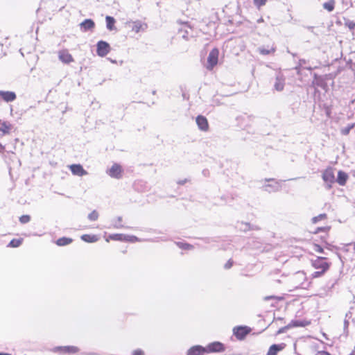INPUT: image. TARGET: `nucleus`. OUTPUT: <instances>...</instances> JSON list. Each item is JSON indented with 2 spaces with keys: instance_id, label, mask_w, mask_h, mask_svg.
<instances>
[{
  "instance_id": "f3484780",
  "label": "nucleus",
  "mask_w": 355,
  "mask_h": 355,
  "mask_svg": "<svg viewBox=\"0 0 355 355\" xmlns=\"http://www.w3.org/2000/svg\"><path fill=\"white\" fill-rule=\"evenodd\" d=\"M285 347V344H274L272 345L267 352L266 355H277V353L282 350H283Z\"/></svg>"
},
{
  "instance_id": "a19ab883",
  "label": "nucleus",
  "mask_w": 355,
  "mask_h": 355,
  "mask_svg": "<svg viewBox=\"0 0 355 355\" xmlns=\"http://www.w3.org/2000/svg\"><path fill=\"white\" fill-rule=\"evenodd\" d=\"M315 355H331L329 352L326 351H318Z\"/></svg>"
},
{
  "instance_id": "0eeeda50",
  "label": "nucleus",
  "mask_w": 355,
  "mask_h": 355,
  "mask_svg": "<svg viewBox=\"0 0 355 355\" xmlns=\"http://www.w3.org/2000/svg\"><path fill=\"white\" fill-rule=\"evenodd\" d=\"M96 46V53L101 57H105L111 50L110 44L105 41H99Z\"/></svg>"
},
{
  "instance_id": "f257e3e1",
  "label": "nucleus",
  "mask_w": 355,
  "mask_h": 355,
  "mask_svg": "<svg viewBox=\"0 0 355 355\" xmlns=\"http://www.w3.org/2000/svg\"><path fill=\"white\" fill-rule=\"evenodd\" d=\"M331 265V263L324 257H317L311 260V266L318 270L311 275L312 278H318L324 275L329 270Z\"/></svg>"
},
{
  "instance_id": "f03ea898",
  "label": "nucleus",
  "mask_w": 355,
  "mask_h": 355,
  "mask_svg": "<svg viewBox=\"0 0 355 355\" xmlns=\"http://www.w3.org/2000/svg\"><path fill=\"white\" fill-rule=\"evenodd\" d=\"M293 283L296 288H306L309 282H307L306 275L303 271H298L292 277Z\"/></svg>"
},
{
  "instance_id": "2f4dec72",
  "label": "nucleus",
  "mask_w": 355,
  "mask_h": 355,
  "mask_svg": "<svg viewBox=\"0 0 355 355\" xmlns=\"http://www.w3.org/2000/svg\"><path fill=\"white\" fill-rule=\"evenodd\" d=\"M122 218L118 217L114 223V227L117 229L123 228L124 226L122 225Z\"/></svg>"
},
{
  "instance_id": "4468645a",
  "label": "nucleus",
  "mask_w": 355,
  "mask_h": 355,
  "mask_svg": "<svg viewBox=\"0 0 355 355\" xmlns=\"http://www.w3.org/2000/svg\"><path fill=\"white\" fill-rule=\"evenodd\" d=\"M207 354L205 348L200 345H195L189 348L187 355H205Z\"/></svg>"
},
{
  "instance_id": "ddd939ff",
  "label": "nucleus",
  "mask_w": 355,
  "mask_h": 355,
  "mask_svg": "<svg viewBox=\"0 0 355 355\" xmlns=\"http://www.w3.org/2000/svg\"><path fill=\"white\" fill-rule=\"evenodd\" d=\"M58 58L60 60L65 64H69L74 60L72 55L65 49L59 51Z\"/></svg>"
},
{
  "instance_id": "a878e982",
  "label": "nucleus",
  "mask_w": 355,
  "mask_h": 355,
  "mask_svg": "<svg viewBox=\"0 0 355 355\" xmlns=\"http://www.w3.org/2000/svg\"><path fill=\"white\" fill-rule=\"evenodd\" d=\"M259 51L262 55H269L275 53V48L273 46L261 47L259 48Z\"/></svg>"
},
{
  "instance_id": "412c9836",
  "label": "nucleus",
  "mask_w": 355,
  "mask_h": 355,
  "mask_svg": "<svg viewBox=\"0 0 355 355\" xmlns=\"http://www.w3.org/2000/svg\"><path fill=\"white\" fill-rule=\"evenodd\" d=\"M285 85V80L282 76H277L275 79V88L277 91L281 92L284 89Z\"/></svg>"
},
{
  "instance_id": "f8f14e48",
  "label": "nucleus",
  "mask_w": 355,
  "mask_h": 355,
  "mask_svg": "<svg viewBox=\"0 0 355 355\" xmlns=\"http://www.w3.org/2000/svg\"><path fill=\"white\" fill-rule=\"evenodd\" d=\"M122 168L118 164H114L108 171L110 176L114 178H120L122 174Z\"/></svg>"
},
{
  "instance_id": "5701e85b",
  "label": "nucleus",
  "mask_w": 355,
  "mask_h": 355,
  "mask_svg": "<svg viewBox=\"0 0 355 355\" xmlns=\"http://www.w3.org/2000/svg\"><path fill=\"white\" fill-rule=\"evenodd\" d=\"M336 1L329 0L327 2L323 3L322 8L328 12H332L335 9Z\"/></svg>"
},
{
  "instance_id": "393cba45",
  "label": "nucleus",
  "mask_w": 355,
  "mask_h": 355,
  "mask_svg": "<svg viewBox=\"0 0 355 355\" xmlns=\"http://www.w3.org/2000/svg\"><path fill=\"white\" fill-rule=\"evenodd\" d=\"M131 28L132 31H133L135 33H138L139 32L144 29V25L142 24L141 22L135 21L132 23Z\"/></svg>"
},
{
  "instance_id": "7ed1b4c3",
  "label": "nucleus",
  "mask_w": 355,
  "mask_h": 355,
  "mask_svg": "<svg viewBox=\"0 0 355 355\" xmlns=\"http://www.w3.org/2000/svg\"><path fill=\"white\" fill-rule=\"evenodd\" d=\"M219 54V50L216 47L212 49L210 51L207 59V64L205 65V67L208 71H212L214 68L218 64Z\"/></svg>"
},
{
  "instance_id": "ea45409f",
  "label": "nucleus",
  "mask_w": 355,
  "mask_h": 355,
  "mask_svg": "<svg viewBox=\"0 0 355 355\" xmlns=\"http://www.w3.org/2000/svg\"><path fill=\"white\" fill-rule=\"evenodd\" d=\"M132 355H144V351L140 349L133 351Z\"/></svg>"
},
{
  "instance_id": "dca6fc26",
  "label": "nucleus",
  "mask_w": 355,
  "mask_h": 355,
  "mask_svg": "<svg viewBox=\"0 0 355 355\" xmlns=\"http://www.w3.org/2000/svg\"><path fill=\"white\" fill-rule=\"evenodd\" d=\"M70 169L73 175L83 176L87 174V171L80 164H72L70 166Z\"/></svg>"
},
{
  "instance_id": "79ce46f5",
  "label": "nucleus",
  "mask_w": 355,
  "mask_h": 355,
  "mask_svg": "<svg viewBox=\"0 0 355 355\" xmlns=\"http://www.w3.org/2000/svg\"><path fill=\"white\" fill-rule=\"evenodd\" d=\"M5 150H6L5 146L0 143V153H4Z\"/></svg>"
},
{
  "instance_id": "20e7f679",
  "label": "nucleus",
  "mask_w": 355,
  "mask_h": 355,
  "mask_svg": "<svg viewBox=\"0 0 355 355\" xmlns=\"http://www.w3.org/2000/svg\"><path fill=\"white\" fill-rule=\"evenodd\" d=\"M110 241H125L130 243H135L139 241V239L133 235H126L123 234H110L106 239V242H110Z\"/></svg>"
},
{
  "instance_id": "39448f33",
  "label": "nucleus",
  "mask_w": 355,
  "mask_h": 355,
  "mask_svg": "<svg viewBox=\"0 0 355 355\" xmlns=\"http://www.w3.org/2000/svg\"><path fill=\"white\" fill-rule=\"evenodd\" d=\"M250 331L251 329L246 326H238L233 329L234 335L239 340H243Z\"/></svg>"
},
{
  "instance_id": "9b49d317",
  "label": "nucleus",
  "mask_w": 355,
  "mask_h": 355,
  "mask_svg": "<svg viewBox=\"0 0 355 355\" xmlns=\"http://www.w3.org/2000/svg\"><path fill=\"white\" fill-rule=\"evenodd\" d=\"M13 128L12 124L5 120L0 119V132L3 135H10Z\"/></svg>"
},
{
  "instance_id": "a18cd8bd",
  "label": "nucleus",
  "mask_w": 355,
  "mask_h": 355,
  "mask_svg": "<svg viewBox=\"0 0 355 355\" xmlns=\"http://www.w3.org/2000/svg\"><path fill=\"white\" fill-rule=\"evenodd\" d=\"M345 325H346V326H347V325H348V324H349L348 321H345Z\"/></svg>"
},
{
  "instance_id": "c03bdc74",
  "label": "nucleus",
  "mask_w": 355,
  "mask_h": 355,
  "mask_svg": "<svg viewBox=\"0 0 355 355\" xmlns=\"http://www.w3.org/2000/svg\"><path fill=\"white\" fill-rule=\"evenodd\" d=\"M0 355H12V354H9V353L0 352Z\"/></svg>"
},
{
  "instance_id": "e433bc0d",
  "label": "nucleus",
  "mask_w": 355,
  "mask_h": 355,
  "mask_svg": "<svg viewBox=\"0 0 355 355\" xmlns=\"http://www.w3.org/2000/svg\"><path fill=\"white\" fill-rule=\"evenodd\" d=\"M254 1V3L256 6H257L258 8H260L263 6H264L266 2H267V0H253Z\"/></svg>"
},
{
  "instance_id": "6ab92c4d",
  "label": "nucleus",
  "mask_w": 355,
  "mask_h": 355,
  "mask_svg": "<svg viewBox=\"0 0 355 355\" xmlns=\"http://www.w3.org/2000/svg\"><path fill=\"white\" fill-rule=\"evenodd\" d=\"M311 324V322L309 320H292L290 324L288 325V327H304Z\"/></svg>"
},
{
  "instance_id": "6e6552de",
  "label": "nucleus",
  "mask_w": 355,
  "mask_h": 355,
  "mask_svg": "<svg viewBox=\"0 0 355 355\" xmlns=\"http://www.w3.org/2000/svg\"><path fill=\"white\" fill-rule=\"evenodd\" d=\"M205 348L207 354L222 352L225 351L224 345L220 342H213L209 343Z\"/></svg>"
},
{
  "instance_id": "c85d7f7f",
  "label": "nucleus",
  "mask_w": 355,
  "mask_h": 355,
  "mask_svg": "<svg viewBox=\"0 0 355 355\" xmlns=\"http://www.w3.org/2000/svg\"><path fill=\"white\" fill-rule=\"evenodd\" d=\"M177 245L182 250H189L193 248L192 245L187 243L179 242L177 243Z\"/></svg>"
},
{
  "instance_id": "cd10ccee",
  "label": "nucleus",
  "mask_w": 355,
  "mask_h": 355,
  "mask_svg": "<svg viewBox=\"0 0 355 355\" xmlns=\"http://www.w3.org/2000/svg\"><path fill=\"white\" fill-rule=\"evenodd\" d=\"M23 242V239H13L10 241L9 244L8 245V247L10 248H17L21 245Z\"/></svg>"
},
{
  "instance_id": "a211bd4d",
  "label": "nucleus",
  "mask_w": 355,
  "mask_h": 355,
  "mask_svg": "<svg viewBox=\"0 0 355 355\" xmlns=\"http://www.w3.org/2000/svg\"><path fill=\"white\" fill-rule=\"evenodd\" d=\"M80 26L83 31L92 30L95 26V23L92 19H87L80 23Z\"/></svg>"
},
{
  "instance_id": "1a4fd4ad",
  "label": "nucleus",
  "mask_w": 355,
  "mask_h": 355,
  "mask_svg": "<svg viewBox=\"0 0 355 355\" xmlns=\"http://www.w3.org/2000/svg\"><path fill=\"white\" fill-rule=\"evenodd\" d=\"M53 351L60 354H75L78 352V348L75 346H62L54 348Z\"/></svg>"
},
{
  "instance_id": "37998d69",
  "label": "nucleus",
  "mask_w": 355,
  "mask_h": 355,
  "mask_svg": "<svg viewBox=\"0 0 355 355\" xmlns=\"http://www.w3.org/2000/svg\"><path fill=\"white\" fill-rule=\"evenodd\" d=\"M288 328V327H282L280 329L278 330L277 334H282L284 331L286 329Z\"/></svg>"
},
{
  "instance_id": "9d476101",
  "label": "nucleus",
  "mask_w": 355,
  "mask_h": 355,
  "mask_svg": "<svg viewBox=\"0 0 355 355\" xmlns=\"http://www.w3.org/2000/svg\"><path fill=\"white\" fill-rule=\"evenodd\" d=\"M196 121L198 125V127L202 131L206 132L209 130V123L207 119L205 116L202 115H198L196 117Z\"/></svg>"
},
{
  "instance_id": "b1692460",
  "label": "nucleus",
  "mask_w": 355,
  "mask_h": 355,
  "mask_svg": "<svg viewBox=\"0 0 355 355\" xmlns=\"http://www.w3.org/2000/svg\"><path fill=\"white\" fill-rule=\"evenodd\" d=\"M72 241H73V240L71 238L62 237V238L58 239L55 241V243L58 246H64V245H67L71 243Z\"/></svg>"
},
{
  "instance_id": "423d86ee",
  "label": "nucleus",
  "mask_w": 355,
  "mask_h": 355,
  "mask_svg": "<svg viewBox=\"0 0 355 355\" xmlns=\"http://www.w3.org/2000/svg\"><path fill=\"white\" fill-rule=\"evenodd\" d=\"M322 180L327 183L329 187L336 181L334 175V169L332 167H327L322 173Z\"/></svg>"
},
{
  "instance_id": "aec40b11",
  "label": "nucleus",
  "mask_w": 355,
  "mask_h": 355,
  "mask_svg": "<svg viewBox=\"0 0 355 355\" xmlns=\"http://www.w3.org/2000/svg\"><path fill=\"white\" fill-rule=\"evenodd\" d=\"M347 179L348 175L345 172L343 171H339L338 172L336 182L339 185L344 186L346 184Z\"/></svg>"
},
{
  "instance_id": "2eb2a0df",
  "label": "nucleus",
  "mask_w": 355,
  "mask_h": 355,
  "mask_svg": "<svg viewBox=\"0 0 355 355\" xmlns=\"http://www.w3.org/2000/svg\"><path fill=\"white\" fill-rule=\"evenodd\" d=\"M0 97L6 102H12L16 99V94L13 92L0 91Z\"/></svg>"
},
{
  "instance_id": "58836bf2",
  "label": "nucleus",
  "mask_w": 355,
  "mask_h": 355,
  "mask_svg": "<svg viewBox=\"0 0 355 355\" xmlns=\"http://www.w3.org/2000/svg\"><path fill=\"white\" fill-rule=\"evenodd\" d=\"M330 230V227H318L316 231L315 232V233H318V232H329Z\"/></svg>"
},
{
  "instance_id": "f704fd0d",
  "label": "nucleus",
  "mask_w": 355,
  "mask_h": 355,
  "mask_svg": "<svg viewBox=\"0 0 355 355\" xmlns=\"http://www.w3.org/2000/svg\"><path fill=\"white\" fill-rule=\"evenodd\" d=\"M313 250L318 253H322L324 252L323 248L317 243H313Z\"/></svg>"
},
{
  "instance_id": "c9c22d12",
  "label": "nucleus",
  "mask_w": 355,
  "mask_h": 355,
  "mask_svg": "<svg viewBox=\"0 0 355 355\" xmlns=\"http://www.w3.org/2000/svg\"><path fill=\"white\" fill-rule=\"evenodd\" d=\"M31 220V217L29 215H23L19 218V221L21 223L25 224L28 223Z\"/></svg>"
},
{
  "instance_id": "4c0bfd02",
  "label": "nucleus",
  "mask_w": 355,
  "mask_h": 355,
  "mask_svg": "<svg viewBox=\"0 0 355 355\" xmlns=\"http://www.w3.org/2000/svg\"><path fill=\"white\" fill-rule=\"evenodd\" d=\"M233 263H234L233 260L230 259L226 262L224 267L225 269H230L232 267Z\"/></svg>"
},
{
  "instance_id": "bb28decb",
  "label": "nucleus",
  "mask_w": 355,
  "mask_h": 355,
  "mask_svg": "<svg viewBox=\"0 0 355 355\" xmlns=\"http://www.w3.org/2000/svg\"><path fill=\"white\" fill-rule=\"evenodd\" d=\"M106 20V26L108 30L112 31L114 29V24H115V19L114 17L110 16H107L105 18Z\"/></svg>"
},
{
  "instance_id": "4be33fe9",
  "label": "nucleus",
  "mask_w": 355,
  "mask_h": 355,
  "mask_svg": "<svg viewBox=\"0 0 355 355\" xmlns=\"http://www.w3.org/2000/svg\"><path fill=\"white\" fill-rule=\"evenodd\" d=\"M81 239L87 243H94L98 240V237L94 234H83L81 236Z\"/></svg>"
},
{
  "instance_id": "72a5a7b5",
  "label": "nucleus",
  "mask_w": 355,
  "mask_h": 355,
  "mask_svg": "<svg viewBox=\"0 0 355 355\" xmlns=\"http://www.w3.org/2000/svg\"><path fill=\"white\" fill-rule=\"evenodd\" d=\"M263 300L265 301H268L270 300H275L277 301H282L284 300V297H279V296H275V295H268V296L264 297Z\"/></svg>"
},
{
  "instance_id": "c756f323",
  "label": "nucleus",
  "mask_w": 355,
  "mask_h": 355,
  "mask_svg": "<svg viewBox=\"0 0 355 355\" xmlns=\"http://www.w3.org/2000/svg\"><path fill=\"white\" fill-rule=\"evenodd\" d=\"M345 26L353 31L355 29V21L345 19Z\"/></svg>"
},
{
  "instance_id": "7c9ffc66",
  "label": "nucleus",
  "mask_w": 355,
  "mask_h": 355,
  "mask_svg": "<svg viewBox=\"0 0 355 355\" xmlns=\"http://www.w3.org/2000/svg\"><path fill=\"white\" fill-rule=\"evenodd\" d=\"M327 218V216L326 214H321L317 216H315L312 218V222L313 223H316L320 220H324Z\"/></svg>"
},
{
  "instance_id": "473e14b6",
  "label": "nucleus",
  "mask_w": 355,
  "mask_h": 355,
  "mask_svg": "<svg viewBox=\"0 0 355 355\" xmlns=\"http://www.w3.org/2000/svg\"><path fill=\"white\" fill-rule=\"evenodd\" d=\"M88 218L90 220L95 221L98 218V213L96 210H94L89 214Z\"/></svg>"
}]
</instances>
